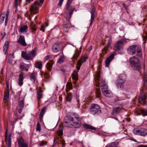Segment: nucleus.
I'll return each instance as SVG.
<instances>
[{
  "label": "nucleus",
  "mask_w": 147,
  "mask_h": 147,
  "mask_svg": "<svg viewBox=\"0 0 147 147\" xmlns=\"http://www.w3.org/2000/svg\"><path fill=\"white\" fill-rule=\"evenodd\" d=\"M36 50L37 48L35 47L34 49L29 52L28 54H27L24 51H22L21 54L22 57L26 60H32L36 55Z\"/></svg>",
  "instance_id": "1"
},
{
  "label": "nucleus",
  "mask_w": 147,
  "mask_h": 147,
  "mask_svg": "<svg viewBox=\"0 0 147 147\" xmlns=\"http://www.w3.org/2000/svg\"><path fill=\"white\" fill-rule=\"evenodd\" d=\"M131 66L133 69L140 71L141 69V67L138 59L133 57L129 59Z\"/></svg>",
  "instance_id": "2"
},
{
  "label": "nucleus",
  "mask_w": 147,
  "mask_h": 147,
  "mask_svg": "<svg viewBox=\"0 0 147 147\" xmlns=\"http://www.w3.org/2000/svg\"><path fill=\"white\" fill-rule=\"evenodd\" d=\"M126 79V76L125 74H122L119 76L117 80V86L121 89H123Z\"/></svg>",
  "instance_id": "3"
},
{
  "label": "nucleus",
  "mask_w": 147,
  "mask_h": 147,
  "mask_svg": "<svg viewBox=\"0 0 147 147\" xmlns=\"http://www.w3.org/2000/svg\"><path fill=\"white\" fill-rule=\"evenodd\" d=\"M90 111L94 115H98L101 113V109L100 107L96 104L92 105L90 108Z\"/></svg>",
  "instance_id": "4"
},
{
  "label": "nucleus",
  "mask_w": 147,
  "mask_h": 147,
  "mask_svg": "<svg viewBox=\"0 0 147 147\" xmlns=\"http://www.w3.org/2000/svg\"><path fill=\"white\" fill-rule=\"evenodd\" d=\"M138 102L143 105H147V92L145 94L140 93L138 99Z\"/></svg>",
  "instance_id": "5"
},
{
  "label": "nucleus",
  "mask_w": 147,
  "mask_h": 147,
  "mask_svg": "<svg viewBox=\"0 0 147 147\" xmlns=\"http://www.w3.org/2000/svg\"><path fill=\"white\" fill-rule=\"evenodd\" d=\"M73 0H68L67 1L66 6V9L67 10L69 11L68 13L69 18L70 19L75 9V7L73 6H70Z\"/></svg>",
  "instance_id": "6"
},
{
  "label": "nucleus",
  "mask_w": 147,
  "mask_h": 147,
  "mask_svg": "<svg viewBox=\"0 0 147 147\" xmlns=\"http://www.w3.org/2000/svg\"><path fill=\"white\" fill-rule=\"evenodd\" d=\"M64 126L67 127L71 128L74 127L75 128H79L80 127V125L79 123L76 122L75 121H73V124H70L67 121H65L64 122Z\"/></svg>",
  "instance_id": "7"
},
{
  "label": "nucleus",
  "mask_w": 147,
  "mask_h": 147,
  "mask_svg": "<svg viewBox=\"0 0 147 147\" xmlns=\"http://www.w3.org/2000/svg\"><path fill=\"white\" fill-rule=\"evenodd\" d=\"M134 132L136 135H140L142 136H145L147 134V130L144 128L135 130Z\"/></svg>",
  "instance_id": "8"
},
{
  "label": "nucleus",
  "mask_w": 147,
  "mask_h": 147,
  "mask_svg": "<svg viewBox=\"0 0 147 147\" xmlns=\"http://www.w3.org/2000/svg\"><path fill=\"white\" fill-rule=\"evenodd\" d=\"M139 48L137 47V45H133L129 47L127 49V51L129 54L134 55V54H136V53H135V51H136V50H139Z\"/></svg>",
  "instance_id": "9"
},
{
  "label": "nucleus",
  "mask_w": 147,
  "mask_h": 147,
  "mask_svg": "<svg viewBox=\"0 0 147 147\" xmlns=\"http://www.w3.org/2000/svg\"><path fill=\"white\" fill-rule=\"evenodd\" d=\"M115 55L112 53L108 57L105 61V65L106 67H108L111 61L114 58Z\"/></svg>",
  "instance_id": "10"
},
{
  "label": "nucleus",
  "mask_w": 147,
  "mask_h": 147,
  "mask_svg": "<svg viewBox=\"0 0 147 147\" xmlns=\"http://www.w3.org/2000/svg\"><path fill=\"white\" fill-rule=\"evenodd\" d=\"M24 73L22 72H21L19 75L18 83L20 86H21L23 84V81L24 78Z\"/></svg>",
  "instance_id": "11"
},
{
  "label": "nucleus",
  "mask_w": 147,
  "mask_h": 147,
  "mask_svg": "<svg viewBox=\"0 0 147 147\" xmlns=\"http://www.w3.org/2000/svg\"><path fill=\"white\" fill-rule=\"evenodd\" d=\"M47 109V107L45 106L41 109L40 113L39 114V120L40 122H41L42 121V118L43 117V115H44Z\"/></svg>",
  "instance_id": "12"
},
{
  "label": "nucleus",
  "mask_w": 147,
  "mask_h": 147,
  "mask_svg": "<svg viewBox=\"0 0 147 147\" xmlns=\"http://www.w3.org/2000/svg\"><path fill=\"white\" fill-rule=\"evenodd\" d=\"M9 15V13L7 12L4 13L2 14L1 15V20L3 21L4 20L5 18V25L6 26L7 23L8 18Z\"/></svg>",
  "instance_id": "13"
},
{
  "label": "nucleus",
  "mask_w": 147,
  "mask_h": 147,
  "mask_svg": "<svg viewBox=\"0 0 147 147\" xmlns=\"http://www.w3.org/2000/svg\"><path fill=\"white\" fill-rule=\"evenodd\" d=\"M18 42L24 46H26L27 45L25 41L24 37L23 36L21 35L20 36Z\"/></svg>",
  "instance_id": "14"
},
{
  "label": "nucleus",
  "mask_w": 147,
  "mask_h": 147,
  "mask_svg": "<svg viewBox=\"0 0 147 147\" xmlns=\"http://www.w3.org/2000/svg\"><path fill=\"white\" fill-rule=\"evenodd\" d=\"M38 3L37 2H34V3L31 7L30 11L32 12L34 14L38 12V9L36 5Z\"/></svg>",
  "instance_id": "15"
},
{
  "label": "nucleus",
  "mask_w": 147,
  "mask_h": 147,
  "mask_svg": "<svg viewBox=\"0 0 147 147\" xmlns=\"http://www.w3.org/2000/svg\"><path fill=\"white\" fill-rule=\"evenodd\" d=\"M123 44V42L122 40H119L115 45V48L117 50H119L122 48Z\"/></svg>",
  "instance_id": "16"
},
{
  "label": "nucleus",
  "mask_w": 147,
  "mask_h": 147,
  "mask_svg": "<svg viewBox=\"0 0 147 147\" xmlns=\"http://www.w3.org/2000/svg\"><path fill=\"white\" fill-rule=\"evenodd\" d=\"M59 44L58 42L55 43L53 46L52 50L53 52L57 53L58 52L59 49Z\"/></svg>",
  "instance_id": "17"
},
{
  "label": "nucleus",
  "mask_w": 147,
  "mask_h": 147,
  "mask_svg": "<svg viewBox=\"0 0 147 147\" xmlns=\"http://www.w3.org/2000/svg\"><path fill=\"white\" fill-rule=\"evenodd\" d=\"M69 20H68L67 18H65L66 21L63 22V25L64 28L65 29H67V28H69L70 27L71 24L70 23L69 19L68 17Z\"/></svg>",
  "instance_id": "18"
},
{
  "label": "nucleus",
  "mask_w": 147,
  "mask_h": 147,
  "mask_svg": "<svg viewBox=\"0 0 147 147\" xmlns=\"http://www.w3.org/2000/svg\"><path fill=\"white\" fill-rule=\"evenodd\" d=\"M95 9L94 7H93L91 11L90 12L91 14V21L90 24V26L93 23V21L94 20L95 14Z\"/></svg>",
  "instance_id": "19"
},
{
  "label": "nucleus",
  "mask_w": 147,
  "mask_h": 147,
  "mask_svg": "<svg viewBox=\"0 0 147 147\" xmlns=\"http://www.w3.org/2000/svg\"><path fill=\"white\" fill-rule=\"evenodd\" d=\"M108 49L109 48L108 47H105L102 50V53L100 54V59L101 60L103 59L104 55L107 53Z\"/></svg>",
  "instance_id": "20"
},
{
  "label": "nucleus",
  "mask_w": 147,
  "mask_h": 147,
  "mask_svg": "<svg viewBox=\"0 0 147 147\" xmlns=\"http://www.w3.org/2000/svg\"><path fill=\"white\" fill-rule=\"evenodd\" d=\"M137 47H138L139 49V50L137 49L135 51V53L136 54H134V55L139 57H141L142 56V52L141 49V47L137 45Z\"/></svg>",
  "instance_id": "21"
},
{
  "label": "nucleus",
  "mask_w": 147,
  "mask_h": 147,
  "mask_svg": "<svg viewBox=\"0 0 147 147\" xmlns=\"http://www.w3.org/2000/svg\"><path fill=\"white\" fill-rule=\"evenodd\" d=\"M122 109L120 107H117L113 108L112 113L113 115L118 114L120 113V111Z\"/></svg>",
  "instance_id": "22"
},
{
  "label": "nucleus",
  "mask_w": 147,
  "mask_h": 147,
  "mask_svg": "<svg viewBox=\"0 0 147 147\" xmlns=\"http://www.w3.org/2000/svg\"><path fill=\"white\" fill-rule=\"evenodd\" d=\"M9 45V42L6 41L5 42L3 47V51L5 55H6L7 51Z\"/></svg>",
  "instance_id": "23"
},
{
  "label": "nucleus",
  "mask_w": 147,
  "mask_h": 147,
  "mask_svg": "<svg viewBox=\"0 0 147 147\" xmlns=\"http://www.w3.org/2000/svg\"><path fill=\"white\" fill-rule=\"evenodd\" d=\"M24 106V100H23L19 102V112L20 113H21L22 112L23 108Z\"/></svg>",
  "instance_id": "24"
},
{
  "label": "nucleus",
  "mask_w": 147,
  "mask_h": 147,
  "mask_svg": "<svg viewBox=\"0 0 147 147\" xmlns=\"http://www.w3.org/2000/svg\"><path fill=\"white\" fill-rule=\"evenodd\" d=\"M37 97L38 101L40 100L42 97V91L41 89L38 90L37 91Z\"/></svg>",
  "instance_id": "25"
},
{
  "label": "nucleus",
  "mask_w": 147,
  "mask_h": 147,
  "mask_svg": "<svg viewBox=\"0 0 147 147\" xmlns=\"http://www.w3.org/2000/svg\"><path fill=\"white\" fill-rule=\"evenodd\" d=\"M102 92L103 94L106 96L111 97L112 96L111 92L108 90L102 91Z\"/></svg>",
  "instance_id": "26"
},
{
  "label": "nucleus",
  "mask_w": 147,
  "mask_h": 147,
  "mask_svg": "<svg viewBox=\"0 0 147 147\" xmlns=\"http://www.w3.org/2000/svg\"><path fill=\"white\" fill-rule=\"evenodd\" d=\"M53 64V63L52 61H50V62H48L47 63L46 67L47 69L49 71H51Z\"/></svg>",
  "instance_id": "27"
},
{
  "label": "nucleus",
  "mask_w": 147,
  "mask_h": 147,
  "mask_svg": "<svg viewBox=\"0 0 147 147\" xmlns=\"http://www.w3.org/2000/svg\"><path fill=\"white\" fill-rule=\"evenodd\" d=\"M28 28L27 25H24L21 26L20 28V30L19 31L20 33H23L26 32V30Z\"/></svg>",
  "instance_id": "28"
},
{
  "label": "nucleus",
  "mask_w": 147,
  "mask_h": 147,
  "mask_svg": "<svg viewBox=\"0 0 147 147\" xmlns=\"http://www.w3.org/2000/svg\"><path fill=\"white\" fill-rule=\"evenodd\" d=\"M84 127L86 129H89L91 130H96V128L91 125H90L86 123H84L83 124Z\"/></svg>",
  "instance_id": "29"
},
{
  "label": "nucleus",
  "mask_w": 147,
  "mask_h": 147,
  "mask_svg": "<svg viewBox=\"0 0 147 147\" xmlns=\"http://www.w3.org/2000/svg\"><path fill=\"white\" fill-rule=\"evenodd\" d=\"M26 64L24 63H21L20 64V68L22 71H28V68L26 67Z\"/></svg>",
  "instance_id": "30"
},
{
  "label": "nucleus",
  "mask_w": 147,
  "mask_h": 147,
  "mask_svg": "<svg viewBox=\"0 0 147 147\" xmlns=\"http://www.w3.org/2000/svg\"><path fill=\"white\" fill-rule=\"evenodd\" d=\"M63 127L62 125H59V131L58 133V136H61L63 135Z\"/></svg>",
  "instance_id": "31"
},
{
  "label": "nucleus",
  "mask_w": 147,
  "mask_h": 147,
  "mask_svg": "<svg viewBox=\"0 0 147 147\" xmlns=\"http://www.w3.org/2000/svg\"><path fill=\"white\" fill-rule=\"evenodd\" d=\"M118 144L117 142H113L107 144L105 147H116L117 146Z\"/></svg>",
  "instance_id": "32"
},
{
  "label": "nucleus",
  "mask_w": 147,
  "mask_h": 147,
  "mask_svg": "<svg viewBox=\"0 0 147 147\" xmlns=\"http://www.w3.org/2000/svg\"><path fill=\"white\" fill-rule=\"evenodd\" d=\"M35 66L36 68L41 69L42 68V64L40 62H36L35 63Z\"/></svg>",
  "instance_id": "33"
},
{
  "label": "nucleus",
  "mask_w": 147,
  "mask_h": 147,
  "mask_svg": "<svg viewBox=\"0 0 147 147\" xmlns=\"http://www.w3.org/2000/svg\"><path fill=\"white\" fill-rule=\"evenodd\" d=\"M31 80L34 83L35 82L36 76L34 73H33L30 76Z\"/></svg>",
  "instance_id": "34"
},
{
  "label": "nucleus",
  "mask_w": 147,
  "mask_h": 147,
  "mask_svg": "<svg viewBox=\"0 0 147 147\" xmlns=\"http://www.w3.org/2000/svg\"><path fill=\"white\" fill-rule=\"evenodd\" d=\"M143 87L142 89L143 90L144 89H146L147 88V79L145 78H143Z\"/></svg>",
  "instance_id": "35"
},
{
  "label": "nucleus",
  "mask_w": 147,
  "mask_h": 147,
  "mask_svg": "<svg viewBox=\"0 0 147 147\" xmlns=\"http://www.w3.org/2000/svg\"><path fill=\"white\" fill-rule=\"evenodd\" d=\"M72 97V96L71 93L68 94L66 96L67 101L70 102L71 100Z\"/></svg>",
  "instance_id": "36"
},
{
  "label": "nucleus",
  "mask_w": 147,
  "mask_h": 147,
  "mask_svg": "<svg viewBox=\"0 0 147 147\" xmlns=\"http://www.w3.org/2000/svg\"><path fill=\"white\" fill-rule=\"evenodd\" d=\"M78 74L76 71H74L73 72L72 75V79L75 80H77L78 79Z\"/></svg>",
  "instance_id": "37"
},
{
  "label": "nucleus",
  "mask_w": 147,
  "mask_h": 147,
  "mask_svg": "<svg viewBox=\"0 0 147 147\" xmlns=\"http://www.w3.org/2000/svg\"><path fill=\"white\" fill-rule=\"evenodd\" d=\"M141 113L143 116H145L147 115V110L146 109H142L141 110Z\"/></svg>",
  "instance_id": "38"
},
{
  "label": "nucleus",
  "mask_w": 147,
  "mask_h": 147,
  "mask_svg": "<svg viewBox=\"0 0 147 147\" xmlns=\"http://www.w3.org/2000/svg\"><path fill=\"white\" fill-rule=\"evenodd\" d=\"M96 96L97 97H100L101 94V92L99 89L96 88L95 92Z\"/></svg>",
  "instance_id": "39"
},
{
  "label": "nucleus",
  "mask_w": 147,
  "mask_h": 147,
  "mask_svg": "<svg viewBox=\"0 0 147 147\" xmlns=\"http://www.w3.org/2000/svg\"><path fill=\"white\" fill-rule=\"evenodd\" d=\"M80 53L81 51L79 52L77 51L76 53L74 54L73 57V59H77L78 57L80 55Z\"/></svg>",
  "instance_id": "40"
},
{
  "label": "nucleus",
  "mask_w": 147,
  "mask_h": 147,
  "mask_svg": "<svg viewBox=\"0 0 147 147\" xmlns=\"http://www.w3.org/2000/svg\"><path fill=\"white\" fill-rule=\"evenodd\" d=\"M11 135L9 134V137H8V140L7 141V147H11Z\"/></svg>",
  "instance_id": "41"
},
{
  "label": "nucleus",
  "mask_w": 147,
  "mask_h": 147,
  "mask_svg": "<svg viewBox=\"0 0 147 147\" xmlns=\"http://www.w3.org/2000/svg\"><path fill=\"white\" fill-rule=\"evenodd\" d=\"M61 139L59 140V141L61 142L60 144H62V147H65L66 144L65 141L63 139H62L61 137Z\"/></svg>",
  "instance_id": "42"
},
{
  "label": "nucleus",
  "mask_w": 147,
  "mask_h": 147,
  "mask_svg": "<svg viewBox=\"0 0 147 147\" xmlns=\"http://www.w3.org/2000/svg\"><path fill=\"white\" fill-rule=\"evenodd\" d=\"M9 92H8L7 93H5V95L4 96V99H3V101L5 102L8 99H9Z\"/></svg>",
  "instance_id": "43"
},
{
  "label": "nucleus",
  "mask_w": 147,
  "mask_h": 147,
  "mask_svg": "<svg viewBox=\"0 0 147 147\" xmlns=\"http://www.w3.org/2000/svg\"><path fill=\"white\" fill-rule=\"evenodd\" d=\"M74 121H75L76 122L79 123L81 126V122L80 121V119L78 117H75L74 119Z\"/></svg>",
  "instance_id": "44"
},
{
  "label": "nucleus",
  "mask_w": 147,
  "mask_h": 147,
  "mask_svg": "<svg viewBox=\"0 0 147 147\" xmlns=\"http://www.w3.org/2000/svg\"><path fill=\"white\" fill-rule=\"evenodd\" d=\"M101 87L102 88V91L103 90H107V89L108 88V86L106 84L102 85Z\"/></svg>",
  "instance_id": "45"
},
{
  "label": "nucleus",
  "mask_w": 147,
  "mask_h": 147,
  "mask_svg": "<svg viewBox=\"0 0 147 147\" xmlns=\"http://www.w3.org/2000/svg\"><path fill=\"white\" fill-rule=\"evenodd\" d=\"M64 59V58L63 56L61 57L59 59L58 62V63L61 64L63 63V60Z\"/></svg>",
  "instance_id": "46"
},
{
  "label": "nucleus",
  "mask_w": 147,
  "mask_h": 147,
  "mask_svg": "<svg viewBox=\"0 0 147 147\" xmlns=\"http://www.w3.org/2000/svg\"><path fill=\"white\" fill-rule=\"evenodd\" d=\"M36 130V131H41L40 125L39 122H37V123Z\"/></svg>",
  "instance_id": "47"
},
{
  "label": "nucleus",
  "mask_w": 147,
  "mask_h": 147,
  "mask_svg": "<svg viewBox=\"0 0 147 147\" xmlns=\"http://www.w3.org/2000/svg\"><path fill=\"white\" fill-rule=\"evenodd\" d=\"M111 38H110L108 41L107 45L106 46H105V47H108V48H109L111 44Z\"/></svg>",
  "instance_id": "48"
},
{
  "label": "nucleus",
  "mask_w": 147,
  "mask_h": 147,
  "mask_svg": "<svg viewBox=\"0 0 147 147\" xmlns=\"http://www.w3.org/2000/svg\"><path fill=\"white\" fill-rule=\"evenodd\" d=\"M97 78L96 79V82H97V84H96V86L98 87L100 86V83L99 82H98L100 80V79H98L100 77L99 76V75H97Z\"/></svg>",
  "instance_id": "49"
},
{
  "label": "nucleus",
  "mask_w": 147,
  "mask_h": 147,
  "mask_svg": "<svg viewBox=\"0 0 147 147\" xmlns=\"http://www.w3.org/2000/svg\"><path fill=\"white\" fill-rule=\"evenodd\" d=\"M87 58V57L86 56L85 57H83L82 58H80V60L82 62V63H83L86 61Z\"/></svg>",
  "instance_id": "50"
},
{
  "label": "nucleus",
  "mask_w": 147,
  "mask_h": 147,
  "mask_svg": "<svg viewBox=\"0 0 147 147\" xmlns=\"http://www.w3.org/2000/svg\"><path fill=\"white\" fill-rule=\"evenodd\" d=\"M67 119L69 120V121H71L73 122V121H74V118L73 117H71V116H67Z\"/></svg>",
  "instance_id": "51"
},
{
  "label": "nucleus",
  "mask_w": 147,
  "mask_h": 147,
  "mask_svg": "<svg viewBox=\"0 0 147 147\" xmlns=\"http://www.w3.org/2000/svg\"><path fill=\"white\" fill-rule=\"evenodd\" d=\"M19 147H28V146L24 143H21L19 145Z\"/></svg>",
  "instance_id": "52"
},
{
  "label": "nucleus",
  "mask_w": 147,
  "mask_h": 147,
  "mask_svg": "<svg viewBox=\"0 0 147 147\" xmlns=\"http://www.w3.org/2000/svg\"><path fill=\"white\" fill-rule=\"evenodd\" d=\"M67 86L69 88V89H71L72 88V84L71 83L68 82L67 83Z\"/></svg>",
  "instance_id": "53"
},
{
  "label": "nucleus",
  "mask_w": 147,
  "mask_h": 147,
  "mask_svg": "<svg viewBox=\"0 0 147 147\" xmlns=\"http://www.w3.org/2000/svg\"><path fill=\"white\" fill-rule=\"evenodd\" d=\"M44 0H39L38 5L40 6H41L44 2Z\"/></svg>",
  "instance_id": "54"
},
{
  "label": "nucleus",
  "mask_w": 147,
  "mask_h": 147,
  "mask_svg": "<svg viewBox=\"0 0 147 147\" xmlns=\"http://www.w3.org/2000/svg\"><path fill=\"white\" fill-rule=\"evenodd\" d=\"M23 139L22 137L20 138L18 140L19 145L21 143H23Z\"/></svg>",
  "instance_id": "55"
},
{
  "label": "nucleus",
  "mask_w": 147,
  "mask_h": 147,
  "mask_svg": "<svg viewBox=\"0 0 147 147\" xmlns=\"http://www.w3.org/2000/svg\"><path fill=\"white\" fill-rule=\"evenodd\" d=\"M122 5H123V7L125 8V9L127 11V13H128V6H127L125 4H123Z\"/></svg>",
  "instance_id": "56"
},
{
  "label": "nucleus",
  "mask_w": 147,
  "mask_h": 147,
  "mask_svg": "<svg viewBox=\"0 0 147 147\" xmlns=\"http://www.w3.org/2000/svg\"><path fill=\"white\" fill-rule=\"evenodd\" d=\"M64 0H59V2L58 4V6H61L62 5Z\"/></svg>",
  "instance_id": "57"
},
{
  "label": "nucleus",
  "mask_w": 147,
  "mask_h": 147,
  "mask_svg": "<svg viewBox=\"0 0 147 147\" xmlns=\"http://www.w3.org/2000/svg\"><path fill=\"white\" fill-rule=\"evenodd\" d=\"M82 62L80 61V60H79L77 62V65L78 66H81L82 65V63H81Z\"/></svg>",
  "instance_id": "58"
},
{
  "label": "nucleus",
  "mask_w": 147,
  "mask_h": 147,
  "mask_svg": "<svg viewBox=\"0 0 147 147\" xmlns=\"http://www.w3.org/2000/svg\"><path fill=\"white\" fill-rule=\"evenodd\" d=\"M46 142H47L46 141H42L40 144V146H41L44 145L45 144H46Z\"/></svg>",
  "instance_id": "59"
},
{
  "label": "nucleus",
  "mask_w": 147,
  "mask_h": 147,
  "mask_svg": "<svg viewBox=\"0 0 147 147\" xmlns=\"http://www.w3.org/2000/svg\"><path fill=\"white\" fill-rule=\"evenodd\" d=\"M100 82L101 84L102 85L104 84H105V81L103 79H102L101 80Z\"/></svg>",
  "instance_id": "60"
},
{
  "label": "nucleus",
  "mask_w": 147,
  "mask_h": 147,
  "mask_svg": "<svg viewBox=\"0 0 147 147\" xmlns=\"http://www.w3.org/2000/svg\"><path fill=\"white\" fill-rule=\"evenodd\" d=\"M92 46H90L87 49L88 51L90 52L92 49Z\"/></svg>",
  "instance_id": "61"
},
{
  "label": "nucleus",
  "mask_w": 147,
  "mask_h": 147,
  "mask_svg": "<svg viewBox=\"0 0 147 147\" xmlns=\"http://www.w3.org/2000/svg\"><path fill=\"white\" fill-rule=\"evenodd\" d=\"M137 147H147V145H140L138 146Z\"/></svg>",
  "instance_id": "62"
},
{
  "label": "nucleus",
  "mask_w": 147,
  "mask_h": 147,
  "mask_svg": "<svg viewBox=\"0 0 147 147\" xmlns=\"http://www.w3.org/2000/svg\"><path fill=\"white\" fill-rule=\"evenodd\" d=\"M40 30L41 31H42L43 32H44V25H43L41 27V28H40Z\"/></svg>",
  "instance_id": "63"
},
{
  "label": "nucleus",
  "mask_w": 147,
  "mask_h": 147,
  "mask_svg": "<svg viewBox=\"0 0 147 147\" xmlns=\"http://www.w3.org/2000/svg\"><path fill=\"white\" fill-rule=\"evenodd\" d=\"M34 0H26V3H27L29 4L31 1H32Z\"/></svg>",
  "instance_id": "64"
}]
</instances>
